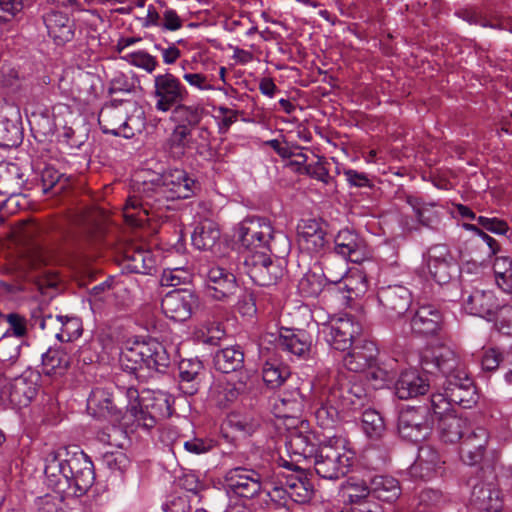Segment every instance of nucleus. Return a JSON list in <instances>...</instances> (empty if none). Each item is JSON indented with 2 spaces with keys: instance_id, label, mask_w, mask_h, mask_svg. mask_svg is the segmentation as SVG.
<instances>
[{
  "instance_id": "f257e3e1",
  "label": "nucleus",
  "mask_w": 512,
  "mask_h": 512,
  "mask_svg": "<svg viewBox=\"0 0 512 512\" xmlns=\"http://www.w3.org/2000/svg\"><path fill=\"white\" fill-rule=\"evenodd\" d=\"M311 392V408L320 427L333 428L340 420L349 421L360 416L362 430L369 439L379 440L384 436V417L371 408V398L362 383L320 372Z\"/></svg>"
},
{
  "instance_id": "f03ea898",
  "label": "nucleus",
  "mask_w": 512,
  "mask_h": 512,
  "mask_svg": "<svg viewBox=\"0 0 512 512\" xmlns=\"http://www.w3.org/2000/svg\"><path fill=\"white\" fill-rule=\"evenodd\" d=\"M200 190L199 182L180 168H168L159 182H142L132 186L125 205L123 217L126 223L139 228L149 221V216H158L168 208L169 200L188 199Z\"/></svg>"
},
{
  "instance_id": "7ed1b4c3",
  "label": "nucleus",
  "mask_w": 512,
  "mask_h": 512,
  "mask_svg": "<svg viewBox=\"0 0 512 512\" xmlns=\"http://www.w3.org/2000/svg\"><path fill=\"white\" fill-rule=\"evenodd\" d=\"M423 371L445 377L444 393L432 394V409L435 414L452 410V404L471 408L477 403L476 387L468 375L459 356L449 347L440 345L426 347L420 353Z\"/></svg>"
},
{
  "instance_id": "20e7f679",
  "label": "nucleus",
  "mask_w": 512,
  "mask_h": 512,
  "mask_svg": "<svg viewBox=\"0 0 512 512\" xmlns=\"http://www.w3.org/2000/svg\"><path fill=\"white\" fill-rule=\"evenodd\" d=\"M44 474L48 487L59 494L81 497L93 486L95 470L82 450L66 447L51 451L45 458Z\"/></svg>"
},
{
  "instance_id": "39448f33",
  "label": "nucleus",
  "mask_w": 512,
  "mask_h": 512,
  "mask_svg": "<svg viewBox=\"0 0 512 512\" xmlns=\"http://www.w3.org/2000/svg\"><path fill=\"white\" fill-rule=\"evenodd\" d=\"M237 238L241 246L250 251L269 252L274 257L286 255L290 243L286 235L275 231L270 221L263 217H247L239 223Z\"/></svg>"
},
{
  "instance_id": "423d86ee",
  "label": "nucleus",
  "mask_w": 512,
  "mask_h": 512,
  "mask_svg": "<svg viewBox=\"0 0 512 512\" xmlns=\"http://www.w3.org/2000/svg\"><path fill=\"white\" fill-rule=\"evenodd\" d=\"M119 361L123 370L131 373L147 369L165 374L171 366L172 359L164 344L151 339L126 345L121 350Z\"/></svg>"
},
{
  "instance_id": "0eeeda50",
  "label": "nucleus",
  "mask_w": 512,
  "mask_h": 512,
  "mask_svg": "<svg viewBox=\"0 0 512 512\" xmlns=\"http://www.w3.org/2000/svg\"><path fill=\"white\" fill-rule=\"evenodd\" d=\"M346 444V439L341 436H328L319 442L318 452L312 461L319 477L336 480L349 473L354 463V452L347 449Z\"/></svg>"
},
{
  "instance_id": "6e6552de",
  "label": "nucleus",
  "mask_w": 512,
  "mask_h": 512,
  "mask_svg": "<svg viewBox=\"0 0 512 512\" xmlns=\"http://www.w3.org/2000/svg\"><path fill=\"white\" fill-rule=\"evenodd\" d=\"M271 484L270 474L265 469L235 467L228 470L224 476L225 488L242 498H253Z\"/></svg>"
},
{
  "instance_id": "1a4fd4ad",
  "label": "nucleus",
  "mask_w": 512,
  "mask_h": 512,
  "mask_svg": "<svg viewBox=\"0 0 512 512\" xmlns=\"http://www.w3.org/2000/svg\"><path fill=\"white\" fill-rule=\"evenodd\" d=\"M284 255L271 258V254L265 251H256L248 255L244 261L247 267V274L251 280L263 287L275 285L284 275L282 261Z\"/></svg>"
},
{
  "instance_id": "9d476101",
  "label": "nucleus",
  "mask_w": 512,
  "mask_h": 512,
  "mask_svg": "<svg viewBox=\"0 0 512 512\" xmlns=\"http://www.w3.org/2000/svg\"><path fill=\"white\" fill-rule=\"evenodd\" d=\"M376 297L379 313L388 321L402 318L409 310L413 301L411 291L401 284L378 288Z\"/></svg>"
},
{
  "instance_id": "9b49d317",
  "label": "nucleus",
  "mask_w": 512,
  "mask_h": 512,
  "mask_svg": "<svg viewBox=\"0 0 512 512\" xmlns=\"http://www.w3.org/2000/svg\"><path fill=\"white\" fill-rule=\"evenodd\" d=\"M155 109L158 112L167 113L174 106L184 102L188 97V91L179 78L166 72L154 76Z\"/></svg>"
},
{
  "instance_id": "f8f14e48",
  "label": "nucleus",
  "mask_w": 512,
  "mask_h": 512,
  "mask_svg": "<svg viewBox=\"0 0 512 512\" xmlns=\"http://www.w3.org/2000/svg\"><path fill=\"white\" fill-rule=\"evenodd\" d=\"M204 288L208 297L221 302H230L240 290L235 274L221 266L208 268Z\"/></svg>"
},
{
  "instance_id": "ddd939ff",
  "label": "nucleus",
  "mask_w": 512,
  "mask_h": 512,
  "mask_svg": "<svg viewBox=\"0 0 512 512\" xmlns=\"http://www.w3.org/2000/svg\"><path fill=\"white\" fill-rule=\"evenodd\" d=\"M360 331V325L351 317H338L324 323L320 333L331 348L346 351L351 348Z\"/></svg>"
},
{
  "instance_id": "4468645a",
  "label": "nucleus",
  "mask_w": 512,
  "mask_h": 512,
  "mask_svg": "<svg viewBox=\"0 0 512 512\" xmlns=\"http://www.w3.org/2000/svg\"><path fill=\"white\" fill-rule=\"evenodd\" d=\"M128 111L121 101L105 104L98 115V123L104 134H111L126 139L134 137L135 130L129 123Z\"/></svg>"
},
{
  "instance_id": "2eb2a0df",
  "label": "nucleus",
  "mask_w": 512,
  "mask_h": 512,
  "mask_svg": "<svg viewBox=\"0 0 512 512\" xmlns=\"http://www.w3.org/2000/svg\"><path fill=\"white\" fill-rule=\"evenodd\" d=\"M430 275L439 285H445L457 276L459 266L446 244H436L427 252Z\"/></svg>"
},
{
  "instance_id": "dca6fc26",
  "label": "nucleus",
  "mask_w": 512,
  "mask_h": 512,
  "mask_svg": "<svg viewBox=\"0 0 512 512\" xmlns=\"http://www.w3.org/2000/svg\"><path fill=\"white\" fill-rule=\"evenodd\" d=\"M198 306L199 297L190 289L170 291L161 301V309L165 316L176 322L188 320Z\"/></svg>"
},
{
  "instance_id": "f3484780",
  "label": "nucleus",
  "mask_w": 512,
  "mask_h": 512,
  "mask_svg": "<svg viewBox=\"0 0 512 512\" xmlns=\"http://www.w3.org/2000/svg\"><path fill=\"white\" fill-rule=\"evenodd\" d=\"M462 300L464 308L470 314L488 321H493L496 318L498 310L503 305V301L491 290L474 289L471 292L464 290Z\"/></svg>"
},
{
  "instance_id": "a211bd4d",
  "label": "nucleus",
  "mask_w": 512,
  "mask_h": 512,
  "mask_svg": "<svg viewBox=\"0 0 512 512\" xmlns=\"http://www.w3.org/2000/svg\"><path fill=\"white\" fill-rule=\"evenodd\" d=\"M334 252L344 260L360 264L368 258L366 241L348 228L340 230L334 238Z\"/></svg>"
},
{
  "instance_id": "6ab92c4d",
  "label": "nucleus",
  "mask_w": 512,
  "mask_h": 512,
  "mask_svg": "<svg viewBox=\"0 0 512 512\" xmlns=\"http://www.w3.org/2000/svg\"><path fill=\"white\" fill-rule=\"evenodd\" d=\"M443 324V314L433 304L419 305L410 321L412 332L423 337L439 335Z\"/></svg>"
},
{
  "instance_id": "aec40b11",
  "label": "nucleus",
  "mask_w": 512,
  "mask_h": 512,
  "mask_svg": "<svg viewBox=\"0 0 512 512\" xmlns=\"http://www.w3.org/2000/svg\"><path fill=\"white\" fill-rule=\"evenodd\" d=\"M297 232L300 246L311 254L323 253L327 247L326 224L317 219H302Z\"/></svg>"
},
{
  "instance_id": "412c9836",
  "label": "nucleus",
  "mask_w": 512,
  "mask_h": 512,
  "mask_svg": "<svg viewBox=\"0 0 512 512\" xmlns=\"http://www.w3.org/2000/svg\"><path fill=\"white\" fill-rule=\"evenodd\" d=\"M275 341L279 349L298 358L306 359L310 355L312 337L306 330L282 327Z\"/></svg>"
},
{
  "instance_id": "4be33fe9",
  "label": "nucleus",
  "mask_w": 512,
  "mask_h": 512,
  "mask_svg": "<svg viewBox=\"0 0 512 512\" xmlns=\"http://www.w3.org/2000/svg\"><path fill=\"white\" fill-rule=\"evenodd\" d=\"M345 355L343 361L345 367L353 372H363L376 362L378 349L376 344L368 340H355Z\"/></svg>"
},
{
  "instance_id": "5701e85b",
  "label": "nucleus",
  "mask_w": 512,
  "mask_h": 512,
  "mask_svg": "<svg viewBox=\"0 0 512 512\" xmlns=\"http://www.w3.org/2000/svg\"><path fill=\"white\" fill-rule=\"evenodd\" d=\"M429 387L428 379L416 369L402 371L394 384L395 395L401 400L424 395Z\"/></svg>"
},
{
  "instance_id": "b1692460",
  "label": "nucleus",
  "mask_w": 512,
  "mask_h": 512,
  "mask_svg": "<svg viewBox=\"0 0 512 512\" xmlns=\"http://www.w3.org/2000/svg\"><path fill=\"white\" fill-rule=\"evenodd\" d=\"M39 375L30 373L15 377L8 388V397L14 406L27 407L38 393Z\"/></svg>"
},
{
  "instance_id": "393cba45",
  "label": "nucleus",
  "mask_w": 512,
  "mask_h": 512,
  "mask_svg": "<svg viewBox=\"0 0 512 512\" xmlns=\"http://www.w3.org/2000/svg\"><path fill=\"white\" fill-rule=\"evenodd\" d=\"M488 432L485 428L478 427L463 437L459 448V455L467 465L479 463L488 444Z\"/></svg>"
},
{
  "instance_id": "a878e982",
  "label": "nucleus",
  "mask_w": 512,
  "mask_h": 512,
  "mask_svg": "<svg viewBox=\"0 0 512 512\" xmlns=\"http://www.w3.org/2000/svg\"><path fill=\"white\" fill-rule=\"evenodd\" d=\"M468 484L471 486L469 504L479 512L487 508L496 509L501 504L500 492L492 482L474 478L470 479Z\"/></svg>"
},
{
  "instance_id": "bb28decb",
  "label": "nucleus",
  "mask_w": 512,
  "mask_h": 512,
  "mask_svg": "<svg viewBox=\"0 0 512 512\" xmlns=\"http://www.w3.org/2000/svg\"><path fill=\"white\" fill-rule=\"evenodd\" d=\"M48 35L57 45H64L74 38L75 24L69 16L60 11H51L44 16Z\"/></svg>"
},
{
  "instance_id": "cd10ccee",
  "label": "nucleus",
  "mask_w": 512,
  "mask_h": 512,
  "mask_svg": "<svg viewBox=\"0 0 512 512\" xmlns=\"http://www.w3.org/2000/svg\"><path fill=\"white\" fill-rule=\"evenodd\" d=\"M367 482L370 484L371 496L378 500L393 502L401 495L400 482L393 476L367 470Z\"/></svg>"
},
{
  "instance_id": "c85d7f7f",
  "label": "nucleus",
  "mask_w": 512,
  "mask_h": 512,
  "mask_svg": "<svg viewBox=\"0 0 512 512\" xmlns=\"http://www.w3.org/2000/svg\"><path fill=\"white\" fill-rule=\"evenodd\" d=\"M179 388L189 396L195 395L201 384L204 365L198 358L182 359L178 364Z\"/></svg>"
},
{
  "instance_id": "c756f323",
  "label": "nucleus",
  "mask_w": 512,
  "mask_h": 512,
  "mask_svg": "<svg viewBox=\"0 0 512 512\" xmlns=\"http://www.w3.org/2000/svg\"><path fill=\"white\" fill-rule=\"evenodd\" d=\"M26 183L20 168L15 165L0 163V198L5 199L8 204L14 198L21 195L22 188Z\"/></svg>"
},
{
  "instance_id": "7c9ffc66",
  "label": "nucleus",
  "mask_w": 512,
  "mask_h": 512,
  "mask_svg": "<svg viewBox=\"0 0 512 512\" xmlns=\"http://www.w3.org/2000/svg\"><path fill=\"white\" fill-rule=\"evenodd\" d=\"M346 269L342 266L341 271L336 277H330L324 273V270H309L300 279L298 289L304 297H317L324 289L327 283L337 284L346 274Z\"/></svg>"
},
{
  "instance_id": "2f4dec72",
  "label": "nucleus",
  "mask_w": 512,
  "mask_h": 512,
  "mask_svg": "<svg viewBox=\"0 0 512 512\" xmlns=\"http://www.w3.org/2000/svg\"><path fill=\"white\" fill-rule=\"evenodd\" d=\"M155 265L156 261L150 250L132 245L124 251L123 268L129 273L151 274Z\"/></svg>"
},
{
  "instance_id": "473e14b6",
  "label": "nucleus",
  "mask_w": 512,
  "mask_h": 512,
  "mask_svg": "<svg viewBox=\"0 0 512 512\" xmlns=\"http://www.w3.org/2000/svg\"><path fill=\"white\" fill-rule=\"evenodd\" d=\"M247 389V383L243 378L236 382L219 380L211 387L210 396L218 407L226 408L246 393Z\"/></svg>"
},
{
  "instance_id": "72a5a7b5",
  "label": "nucleus",
  "mask_w": 512,
  "mask_h": 512,
  "mask_svg": "<svg viewBox=\"0 0 512 512\" xmlns=\"http://www.w3.org/2000/svg\"><path fill=\"white\" fill-rule=\"evenodd\" d=\"M87 409L96 418L119 416L121 408L115 402L112 393L103 388H95L87 399Z\"/></svg>"
},
{
  "instance_id": "f704fd0d",
  "label": "nucleus",
  "mask_w": 512,
  "mask_h": 512,
  "mask_svg": "<svg viewBox=\"0 0 512 512\" xmlns=\"http://www.w3.org/2000/svg\"><path fill=\"white\" fill-rule=\"evenodd\" d=\"M444 461L438 451L430 445L419 448L418 456L411 466V474L423 480L430 479Z\"/></svg>"
},
{
  "instance_id": "c9c22d12",
  "label": "nucleus",
  "mask_w": 512,
  "mask_h": 512,
  "mask_svg": "<svg viewBox=\"0 0 512 512\" xmlns=\"http://www.w3.org/2000/svg\"><path fill=\"white\" fill-rule=\"evenodd\" d=\"M54 230V225L49 222L31 221L23 228V236L26 240L30 241L35 254L27 261V268H34L42 262L40 250L41 243L50 235Z\"/></svg>"
},
{
  "instance_id": "e433bc0d",
  "label": "nucleus",
  "mask_w": 512,
  "mask_h": 512,
  "mask_svg": "<svg viewBox=\"0 0 512 512\" xmlns=\"http://www.w3.org/2000/svg\"><path fill=\"white\" fill-rule=\"evenodd\" d=\"M169 112L170 121L175 127L185 128L194 132L195 128L201 123L205 110L199 105H185L183 102L174 106Z\"/></svg>"
},
{
  "instance_id": "4c0bfd02",
  "label": "nucleus",
  "mask_w": 512,
  "mask_h": 512,
  "mask_svg": "<svg viewBox=\"0 0 512 512\" xmlns=\"http://www.w3.org/2000/svg\"><path fill=\"white\" fill-rule=\"evenodd\" d=\"M436 419L438 420L439 438L442 442L454 444L463 439L466 421L455 415L454 411L436 414Z\"/></svg>"
},
{
  "instance_id": "58836bf2",
  "label": "nucleus",
  "mask_w": 512,
  "mask_h": 512,
  "mask_svg": "<svg viewBox=\"0 0 512 512\" xmlns=\"http://www.w3.org/2000/svg\"><path fill=\"white\" fill-rule=\"evenodd\" d=\"M70 363L71 358L62 346L50 347L41 355L42 372L47 376L64 375Z\"/></svg>"
},
{
  "instance_id": "ea45409f",
  "label": "nucleus",
  "mask_w": 512,
  "mask_h": 512,
  "mask_svg": "<svg viewBox=\"0 0 512 512\" xmlns=\"http://www.w3.org/2000/svg\"><path fill=\"white\" fill-rule=\"evenodd\" d=\"M289 451L296 457V461L301 459L308 463H312L318 452L319 443L313 434H304L302 432H294L289 436L286 443Z\"/></svg>"
},
{
  "instance_id": "a19ab883",
  "label": "nucleus",
  "mask_w": 512,
  "mask_h": 512,
  "mask_svg": "<svg viewBox=\"0 0 512 512\" xmlns=\"http://www.w3.org/2000/svg\"><path fill=\"white\" fill-rule=\"evenodd\" d=\"M213 362L217 371L225 374L237 372L244 367V351L239 345L222 348L215 353Z\"/></svg>"
},
{
  "instance_id": "79ce46f5",
  "label": "nucleus",
  "mask_w": 512,
  "mask_h": 512,
  "mask_svg": "<svg viewBox=\"0 0 512 512\" xmlns=\"http://www.w3.org/2000/svg\"><path fill=\"white\" fill-rule=\"evenodd\" d=\"M404 414L405 421L414 422L422 434H430L436 420V414L432 409V395L428 403L418 407H408L401 411Z\"/></svg>"
},
{
  "instance_id": "37998d69",
  "label": "nucleus",
  "mask_w": 512,
  "mask_h": 512,
  "mask_svg": "<svg viewBox=\"0 0 512 512\" xmlns=\"http://www.w3.org/2000/svg\"><path fill=\"white\" fill-rule=\"evenodd\" d=\"M194 145V132L175 127L166 140V151L173 159H181Z\"/></svg>"
},
{
  "instance_id": "c03bdc74",
  "label": "nucleus",
  "mask_w": 512,
  "mask_h": 512,
  "mask_svg": "<svg viewBox=\"0 0 512 512\" xmlns=\"http://www.w3.org/2000/svg\"><path fill=\"white\" fill-rule=\"evenodd\" d=\"M305 401V395L300 391V389H295L293 392L284 393L281 398L276 400L274 403V410L278 417H297L303 411Z\"/></svg>"
},
{
  "instance_id": "a18cd8bd",
  "label": "nucleus",
  "mask_w": 512,
  "mask_h": 512,
  "mask_svg": "<svg viewBox=\"0 0 512 512\" xmlns=\"http://www.w3.org/2000/svg\"><path fill=\"white\" fill-rule=\"evenodd\" d=\"M148 413L145 428L150 429L156 425L159 420L168 418L172 414L169 399L164 394L148 396L143 400Z\"/></svg>"
},
{
  "instance_id": "49530a36",
  "label": "nucleus",
  "mask_w": 512,
  "mask_h": 512,
  "mask_svg": "<svg viewBox=\"0 0 512 512\" xmlns=\"http://www.w3.org/2000/svg\"><path fill=\"white\" fill-rule=\"evenodd\" d=\"M406 203L412 208L417 224L426 228H433L439 222V214L435 204L424 202L421 198L408 195Z\"/></svg>"
},
{
  "instance_id": "de8ad7c7",
  "label": "nucleus",
  "mask_w": 512,
  "mask_h": 512,
  "mask_svg": "<svg viewBox=\"0 0 512 512\" xmlns=\"http://www.w3.org/2000/svg\"><path fill=\"white\" fill-rule=\"evenodd\" d=\"M219 238V229L214 222L209 220L197 224L191 236L193 246L203 251L212 249Z\"/></svg>"
},
{
  "instance_id": "09e8293b",
  "label": "nucleus",
  "mask_w": 512,
  "mask_h": 512,
  "mask_svg": "<svg viewBox=\"0 0 512 512\" xmlns=\"http://www.w3.org/2000/svg\"><path fill=\"white\" fill-rule=\"evenodd\" d=\"M289 368L276 359L266 360L262 368V378L267 387H280L289 377Z\"/></svg>"
},
{
  "instance_id": "8fccbe9b",
  "label": "nucleus",
  "mask_w": 512,
  "mask_h": 512,
  "mask_svg": "<svg viewBox=\"0 0 512 512\" xmlns=\"http://www.w3.org/2000/svg\"><path fill=\"white\" fill-rule=\"evenodd\" d=\"M285 485L290 499L294 502L305 503L313 497V485L307 478L290 476L286 478Z\"/></svg>"
},
{
  "instance_id": "3c124183",
  "label": "nucleus",
  "mask_w": 512,
  "mask_h": 512,
  "mask_svg": "<svg viewBox=\"0 0 512 512\" xmlns=\"http://www.w3.org/2000/svg\"><path fill=\"white\" fill-rule=\"evenodd\" d=\"M22 128L18 118L0 117V141L6 146H16L22 141Z\"/></svg>"
},
{
  "instance_id": "603ef678",
  "label": "nucleus",
  "mask_w": 512,
  "mask_h": 512,
  "mask_svg": "<svg viewBox=\"0 0 512 512\" xmlns=\"http://www.w3.org/2000/svg\"><path fill=\"white\" fill-rule=\"evenodd\" d=\"M61 324L60 331L56 333V338L61 342H70L79 338L82 334V322L75 316H56Z\"/></svg>"
},
{
  "instance_id": "864d4df0",
  "label": "nucleus",
  "mask_w": 512,
  "mask_h": 512,
  "mask_svg": "<svg viewBox=\"0 0 512 512\" xmlns=\"http://www.w3.org/2000/svg\"><path fill=\"white\" fill-rule=\"evenodd\" d=\"M445 500V496L440 490L425 488L416 496V507L418 512L432 511L444 504Z\"/></svg>"
},
{
  "instance_id": "5fc2aeb1",
  "label": "nucleus",
  "mask_w": 512,
  "mask_h": 512,
  "mask_svg": "<svg viewBox=\"0 0 512 512\" xmlns=\"http://www.w3.org/2000/svg\"><path fill=\"white\" fill-rule=\"evenodd\" d=\"M347 488L349 490L348 500L352 504L360 503L368 496H371L370 484L367 482V471L361 478L352 476L348 479Z\"/></svg>"
},
{
  "instance_id": "6e6d98bb",
  "label": "nucleus",
  "mask_w": 512,
  "mask_h": 512,
  "mask_svg": "<svg viewBox=\"0 0 512 512\" xmlns=\"http://www.w3.org/2000/svg\"><path fill=\"white\" fill-rule=\"evenodd\" d=\"M227 425L240 436L246 437L252 435L259 427V423L247 416L231 414L227 418Z\"/></svg>"
},
{
  "instance_id": "4d7b16f0",
  "label": "nucleus",
  "mask_w": 512,
  "mask_h": 512,
  "mask_svg": "<svg viewBox=\"0 0 512 512\" xmlns=\"http://www.w3.org/2000/svg\"><path fill=\"white\" fill-rule=\"evenodd\" d=\"M191 281V273L182 267L166 268L163 270L160 283L162 286L176 287Z\"/></svg>"
},
{
  "instance_id": "13d9d810",
  "label": "nucleus",
  "mask_w": 512,
  "mask_h": 512,
  "mask_svg": "<svg viewBox=\"0 0 512 512\" xmlns=\"http://www.w3.org/2000/svg\"><path fill=\"white\" fill-rule=\"evenodd\" d=\"M131 65L152 73L158 66L157 59L144 50L129 53L124 57Z\"/></svg>"
},
{
  "instance_id": "bf43d9fd",
  "label": "nucleus",
  "mask_w": 512,
  "mask_h": 512,
  "mask_svg": "<svg viewBox=\"0 0 512 512\" xmlns=\"http://www.w3.org/2000/svg\"><path fill=\"white\" fill-rule=\"evenodd\" d=\"M2 317H5L7 323L9 324V329L5 333L1 334L0 339L3 338L7 334V332H11L14 336L18 338H23L27 336V320L24 316L14 312L9 313L7 315H3L0 312V319Z\"/></svg>"
},
{
  "instance_id": "052dcab7",
  "label": "nucleus",
  "mask_w": 512,
  "mask_h": 512,
  "mask_svg": "<svg viewBox=\"0 0 512 512\" xmlns=\"http://www.w3.org/2000/svg\"><path fill=\"white\" fill-rule=\"evenodd\" d=\"M157 5L164 9L160 24V28L163 31H177L182 28L183 21L174 9L168 8L164 1H157Z\"/></svg>"
},
{
  "instance_id": "680f3d73",
  "label": "nucleus",
  "mask_w": 512,
  "mask_h": 512,
  "mask_svg": "<svg viewBox=\"0 0 512 512\" xmlns=\"http://www.w3.org/2000/svg\"><path fill=\"white\" fill-rule=\"evenodd\" d=\"M343 175L345 176L346 182L350 188H374L373 180L365 172H360L351 168H344Z\"/></svg>"
},
{
  "instance_id": "e2e57ef3",
  "label": "nucleus",
  "mask_w": 512,
  "mask_h": 512,
  "mask_svg": "<svg viewBox=\"0 0 512 512\" xmlns=\"http://www.w3.org/2000/svg\"><path fill=\"white\" fill-rule=\"evenodd\" d=\"M398 432L399 434L412 442H419L428 437V434H422L418 425L414 422L405 421L404 414L400 412L398 417Z\"/></svg>"
},
{
  "instance_id": "0e129e2a",
  "label": "nucleus",
  "mask_w": 512,
  "mask_h": 512,
  "mask_svg": "<svg viewBox=\"0 0 512 512\" xmlns=\"http://www.w3.org/2000/svg\"><path fill=\"white\" fill-rule=\"evenodd\" d=\"M215 111L218 113L215 118L217 120L219 133L225 134L228 132L232 124L237 121L239 111L226 106H219L215 108Z\"/></svg>"
},
{
  "instance_id": "69168bd1",
  "label": "nucleus",
  "mask_w": 512,
  "mask_h": 512,
  "mask_svg": "<svg viewBox=\"0 0 512 512\" xmlns=\"http://www.w3.org/2000/svg\"><path fill=\"white\" fill-rule=\"evenodd\" d=\"M65 494L61 496L45 495L39 497L36 500V506L38 512H65L64 510V499Z\"/></svg>"
},
{
  "instance_id": "338daca9",
  "label": "nucleus",
  "mask_w": 512,
  "mask_h": 512,
  "mask_svg": "<svg viewBox=\"0 0 512 512\" xmlns=\"http://www.w3.org/2000/svg\"><path fill=\"white\" fill-rule=\"evenodd\" d=\"M493 321L500 333L512 336V305L503 303Z\"/></svg>"
},
{
  "instance_id": "774afa93",
  "label": "nucleus",
  "mask_w": 512,
  "mask_h": 512,
  "mask_svg": "<svg viewBox=\"0 0 512 512\" xmlns=\"http://www.w3.org/2000/svg\"><path fill=\"white\" fill-rule=\"evenodd\" d=\"M493 271L498 286L499 281H507L512 277V258L508 256L496 257L493 262Z\"/></svg>"
}]
</instances>
